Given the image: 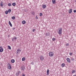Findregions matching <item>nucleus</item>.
<instances>
[{"label": "nucleus", "instance_id": "nucleus-18", "mask_svg": "<svg viewBox=\"0 0 76 76\" xmlns=\"http://www.w3.org/2000/svg\"><path fill=\"white\" fill-rule=\"evenodd\" d=\"M61 66L62 67H64V66H65V64L63 63L61 64Z\"/></svg>", "mask_w": 76, "mask_h": 76}, {"label": "nucleus", "instance_id": "nucleus-19", "mask_svg": "<svg viewBox=\"0 0 76 76\" xmlns=\"http://www.w3.org/2000/svg\"><path fill=\"white\" fill-rule=\"evenodd\" d=\"M12 5L13 6H16V3H12Z\"/></svg>", "mask_w": 76, "mask_h": 76}, {"label": "nucleus", "instance_id": "nucleus-17", "mask_svg": "<svg viewBox=\"0 0 76 76\" xmlns=\"http://www.w3.org/2000/svg\"><path fill=\"white\" fill-rule=\"evenodd\" d=\"M22 23L24 25V24H25L26 23V21L25 20H23L22 21Z\"/></svg>", "mask_w": 76, "mask_h": 76}, {"label": "nucleus", "instance_id": "nucleus-1", "mask_svg": "<svg viewBox=\"0 0 76 76\" xmlns=\"http://www.w3.org/2000/svg\"><path fill=\"white\" fill-rule=\"evenodd\" d=\"M49 56L50 57H53L54 56V53L53 52H50L49 53Z\"/></svg>", "mask_w": 76, "mask_h": 76}, {"label": "nucleus", "instance_id": "nucleus-25", "mask_svg": "<svg viewBox=\"0 0 76 76\" xmlns=\"http://www.w3.org/2000/svg\"><path fill=\"white\" fill-rule=\"evenodd\" d=\"M12 18L13 20H14V19H15V16H12Z\"/></svg>", "mask_w": 76, "mask_h": 76}, {"label": "nucleus", "instance_id": "nucleus-6", "mask_svg": "<svg viewBox=\"0 0 76 76\" xmlns=\"http://www.w3.org/2000/svg\"><path fill=\"white\" fill-rule=\"evenodd\" d=\"M17 38H18V37H15V36L14 37V38H12V41H15H15L16 40V39H17Z\"/></svg>", "mask_w": 76, "mask_h": 76}, {"label": "nucleus", "instance_id": "nucleus-41", "mask_svg": "<svg viewBox=\"0 0 76 76\" xmlns=\"http://www.w3.org/2000/svg\"><path fill=\"white\" fill-rule=\"evenodd\" d=\"M73 76H76V75H73Z\"/></svg>", "mask_w": 76, "mask_h": 76}, {"label": "nucleus", "instance_id": "nucleus-34", "mask_svg": "<svg viewBox=\"0 0 76 76\" xmlns=\"http://www.w3.org/2000/svg\"><path fill=\"white\" fill-rule=\"evenodd\" d=\"M35 29H34L32 30V31L33 32H35Z\"/></svg>", "mask_w": 76, "mask_h": 76}, {"label": "nucleus", "instance_id": "nucleus-37", "mask_svg": "<svg viewBox=\"0 0 76 76\" xmlns=\"http://www.w3.org/2000/svg\"><path fill=\"white\" fill-rule=\"evenodd\" d=\"M74 13H76V10H74Z\"/></svg>", "mask_w": 76, "mask_h": 76}, {"label": "nucleus", "instance_id": "nucleus-16", "mask_svg": "<svg viewBox=\"0 0 76 76\" xmlns=\"http://www.w3.org/2000/svg\"><path fill=\"white\" fill-rule=\"evenodd\" d=\"M56 0H52V2L53 4H55L56 3Z\"/></svg>", "mask_w": 76, "mask_h": 76}, {"label": "nucleus", "instance_id": "nucleus-15", "mask_svg": "<svg viewBox=\"0 0 76 76\" xmlns=\"http://www.w3.org/2000/svg\"><path fill=\"white\" fill-rule=\"evenodd\" d=\"M15 61L14 59H12L11 60V62L12 63H14Z\"/></svg>", "mask_w": 76, "mask_h": 76}, {"label": "nucleus", "instance_id": "nucleus-4", "mask_svg": "<svg viewBox=\"0 0 76 76\" xmlns=\"http://www.w3.org/2000/svg\"><path fill=\"white\" fill-rule=\"evenodd\" d=\"M8 68L10 70H11L12 69V67L10 66V64H7Z\"/></svg>", "mask_w": 76, "mask_h": 76}, {"label": "nucleus", "instance_id": "nucleus-9", "mask_svg": "<svg viewBox=\"0 0 76 76\" xmlns=\"http://www.w3.org/2000/svg\"><path fill=\"white\" fill-rule=\"evenodd\" d=\"M47 6L45 4L43 5L42 6V8L43 9H45L46 8Z\"/></svg>", "mask_w": 76, "mask_h": 76}, {"label": "nucleus", "instance_id": "nucleus-7", "mask_svg": "<svg viewBox=\"0 0 76 76\" xmlns=\"http://www.w3.org/2000/svg\"><path fill=\"white\" fill-rule=\"evenodd\" d=\"M2 48V46H1L0 47V53H2V52H3V48Z\"/></svg>", "mask_w": 76, "mask_h": 76}, {"label": "nucleus", "instance_id": "nucleus-8", "mask_svg": "<svg viewBox=\"0 0 76 76\" xmlns=\"http://www.w3.org/2000/svg\"><path fill=\"white\" fill-rule=\"evenodd\" d=\"M19 73H20V71H19L18 72H16V76H19Z\"/></svg>", "mask_w": 76, "mask_h": 76}, {"label": "nucleus", "instance_id": "nucleus-32", "mask_svg": "<svg viewBox=\"0 0 76 76\" xmlns=\"http://www.w3.org/2000/svg\"><path fill=\"white\" fill-rule=\"evenodd\" d=\"M8 6H11V4L10 3L8 4Z\"/></svg>", "mask_w": 76, "mask_h": 76}, {"label": "nucleus", "instance_id": "nucleus-21", "mask_svg": "<svg viewBox=\"0 0 76 76\" xmlns=\"http://www.w3.org/2000/svg\"><path fill=\"white\" fill-rule=\"evenodd\" d=\"M31 14L33 15H35V12H34L32 11L31 12Z\"/></svg>", "mask_w": 76, "mask_h": 76}, {"label": "nucleus", "instance_id": "nucleus-38", "mask_svg": "<svg viewBox=\"0 0 76 76\" xmlns=\"http://www.w3.org/2000/svg\"><path fill=\"white\" fill-rule=\"evenodd\" d=\"M22 76H25V74H23V75Z\"/></svg>", "mask_w": 76, "mask_h": 76}, {"label": "nucleus", "instance_id": "nucleus-30", "mask_svg": "<svg viewBox=\"0 0 76 76\" xmlns=\"http://www.w3.org/2000/svg\"><path fill=\"white\" fill-rule=\"evenodd\" d=\"M27 68L28 69V70L31 69V67H30V66H28L27 67Z\"/></svg>", "mask_w": 76, "mask_h": 76}, {"label": "nucleus", "instance_id": "nucleus-42", "mask_svg": "<svg viewBox=\"0 0 76 76\" xmlns=\"http://www.w3.org/2000/svg\"><path fill=\"white\" fill-rule=\"evenodd\" d=\"M17 53H18V52H17Z\"/></svg>", "mask_w": 76, "mask_h": 76}, {"label": "nucleus", "instance_id": "nucleus-3", "mask_svg": "<svg viewBox=\"0 0 76 76\" xmlns=\"http://www.w3.org/2000/svg\"><path fill=\"white\" fill-rule=\"evenodd\" d=\"M40 60L41 61H43L44 60V56L42 55H41L40 56Z\"/></svg>", "mask_w": 76, "mask_h": 76}, {"label": "nucleus", "instance_id": "nucleus-33", "mask_svg": "<svg viewBox=\"0 0 76 76\" xmlns=\"http://www.w3.org/2000/svg\"><path fill=\"white\" fill-rule=\"evenodd\" d=\"M69 55H70V56H72V53H69Z\"/></svg>", "mask_w": 76, "mask_h": 76}, {"label": "nucleus", "instance_id": "nucleus-2", "mask_svg": "<svg viewBox=\"0 0 76 76\" xmlns=\"http://www.w3.org/2000/svg\"><path fill=\"white\" fill-rule=\"evenodd\" d=\"M62 28H60V29H59L58 30V34H61V32H62Z\"/></svg>", "mask_w": 76, "mask_h": 76}, {"label": "nucleus", "instance_id": "nucleus-5", "mask_svg": "<svg viewBox=\"0 0 76 76\" xmlns=\"http://www.w3.org/2000/svg\"><path fill=\"white\" fill-rule=\"evenodd\" d=\"M66 60L69 63H70L71 61H70V58H66Z\"/></svg>", "mask_w": 76, "mask_h": 76}, {"label": "nucleus", "instance_id": "nucleus-14", "mask_svg": "<svg viewBox=\"0 0 76 76\" xmlns=\"http://www.w3.org/2000/svg\"><path fill=\"white\" fill-rule=\"evenodd\" d=\"M49 72H50V70L48 69H47V75H49Z\"/></svg>", "mask_w": 76, "mask_h": 76}, {"label": "nucleus", "instance_id": "nucleus-35", "mask_svg": "<svg viewBox=\"0 0 76 76\" xmlns=\"http://www.w3.org/2000/svg\"><path fill=\"white\" fill-rule=\"evenodd\" d=\"M36 18L37 19H38V18L37 16H36Z\"/></svg>", "mask_w": 76, "mask_h": 76}, {"label": "nucleus", "instance_id": "nucleus-11", "mask_svg": "<svg viewBox=\"0 0 76 76\" xmlns=\"http://www.w3.org/2000/svg\"><path fill=\"white\" fill-rule=\"evenodd\" d=\"M72 9H70L69 11V14L72 13Z\"/></svg>", "mask_w": 76, "mask_h": 76}, {"label": "nucleus", "instance_id": "nucleus-31", "mask_svg": "<svg viewBox=\"0 0 76 76\" xmlns=\"http://www.w3.org/2000/svg\"><path fill=\"white\" fill-rule=\"evenodd\" d=\"M53 41H54L56 40V39L55 38H53L52 39Z\"/></svg>", "mask_w": 76, "mask_h": 76}, {"label": "nucleus", "instance_id": "nucleus-12", "mask_svg": "<svg viewBox=\"0 0 76 76\" xmlns=\"http://www.w3.org/2000/svg\"><path fill=\"white\" fill-rule=\"evenodd\" d=\"M21 69H22L24 71V70H25V67H24V66H21Z\"/></svg>", "mask_w": 76, "mask_h": 76}, {"label": "nucleus", "instance_id": "nucleus-36", "mask_svg": "<svg viewBox=\"0 0 76 76\" xmlns=\"http://www.w3.org/2000/svg\"><path fill=\"white\" fill-rule=\"evenodd\" d=\"M69 45V43H67V44H66V46H68Z\"/></svg>", "mask_w": 76, "mask_h": 76}, {"label": "nucleus", "instance_id": "nucleus-29", "mask_svg": "<svg viewBox=\"0 0 76 76\" xmlns=\"http://www.w3.org/2000/svg\"><path fill=\"white\" fill-rule=\"evenodd\" d=\"M71 61H73V60H74V58H71Z\"/></svg>", "mask_w": 76, "mask_h": 76}, {"label": "nucleus", "instance_id": "nucleus-24", "mask_svg": "<svg viewBox=\"0 0 76 76\" xmlns=\"http://www.w3.org/2000/svg\"><path fill=\"white\" fill-rule=\"evenodd\" d=\"M25 58L23 57L22 58V61H25Z\"/></svg>", "mask_w": 76, "mask_h": 76}, {"label": "nucleus", "instance_id": "nucleus-39", "mask_svg": "<svg viewBox=\"0 0 76 76\" xmlns=\"http://www.w3.org/2000/svg\"><path fill=\"white\" fill-rule=\"evenodd\" d=\"M12 29H13V30H14L15 29V28H14V27L13 28H12Z\"/></svg>", "mask_w": 76, "mask_h": 76}, {"label": "nucleus", "instance_id": "nucleus-23", "mask_svg": "<svg viewBox=\"0 0 76 76\" xmlns=\"http://www.w3.org/2000/svg\"><path fill=\"white\" fill-rule=\"evenodd\" d=\"M1 4V7H3V2H1L0 4Z\"/></svg>", "mask_w": 76, "mask_h": 76}, {"label": "nucleus", "instance_id": "nucleus-27", "mask_svg": "<svg viewBox=\"0 0 76 76\" xmlns=\"http://www.w3.org/2000/svg\"><path fill=\"white\" fill-rule=\"evenodd\" d=\"M8 13H9V12L8 11H6L5 12V14H6V15H7V14H8Z\"/></svg>", "mask_w": 76, "mask_h": 76}, {"label": "nucleus", "instance_id": "nucleus-20", "mask_svg": "<svg viewBox=\"0 0 76 76\" xmlns=\"http://www.w3.org/2000/svg\"><path fill=\"white\" fill-rule=\"evenodd\" d=\"M75 72H76V71L75 70H72V73H75Z\"/></svg>", "mask_w": 76, "mask_h": 76}, {"label": "nucleus", "instance_id": "nucleus-13", "mask_svg": "<svg viewBox=\"0 0 76 76\" xmlns=\"http://www.w3.org/2000/svg\"><path fill=\"white\" fill-rule=\"evenodd\" d=\"M9 24L11 27H12V24L11 23V22H10V21H9Z\"/></svg>", "mask_w": 76, "mask_h": 76}, {"label": "nucleus", "instance_id": "nucleus-22", "mask_svg": "<svg viewBox=\"0 0 76 76\" xmlns=\"http://www.w3.org/2000/svg\"><path fill=\"white\" fill-rule=\"evenodd\" d=\"M8 12L9 13H10L11 12V9H9L8 10Z\"/></svg>", "mask_w": 76, "mask_h": 76}, {"label": "nucleus", "instance_id": "nucleus-28", "mask_svg": "<svg viewBox=\"0 0 76 76\" xmlns=\"http://www.w3.org/2000/svg\"><path fill=\"white\" fill-rule=\"evenodd\" d=\"M39 16H42V13H40L39 14Z\"/></svg>", "mask_w": 76, "mask_h": 76}, {"label": "nucleus", "instance_id": "nucleus-10", "mask_svg": "<svg viewBox=\"0 0 76 76\" xmlns=\"http://www.w3.org/2000/svg\"><path fill=\"white\" fill-rule=\"evenodd\" d=\"M50 33L48 32V33H47L46 34H45V35H46V37H48V36H49V35H50Z\"/></svg>", "mask_w": 76, "mask_h": 76}, {"label": "nucleus", "instance_id": "nucleus-40", "mask_svg": "<svg viewBox=\"0 0 76 76\" xmlns=\"http://www.w3.org/2000/svg\"><path fill=\"white\" fill-rule=\"evenodd\" d=\"M17 51H18V52H19V51H20V49H18L17 50Z\"/></svg>", "mask_w": 76, "mask_h": 76}, {"label": "nucleus", "instance_id": "nucleus-26", "mask_svg": "<svg viewBox=\"0 0 76 76\" xmlns=\"http://www.w3.org/2000/svg\"><path fill=\"white\" fill-rule=\"evenodd\" d=\"M8 49H9V50H11V47L10 46L8 45Z\"/></svg>", "mask_w": 76, "mask_h": 76}]
</instances>
